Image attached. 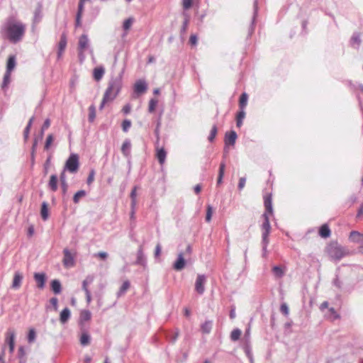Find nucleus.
Instances as JSON below:
<instances>
[{"label":"nucleus","mask_w":363,"mask_h":363,"mask_svg":"<svg viewBox=\"0 0 363 363\" xmlns=\"http://www.w3.org/2000/svg\"><path fill=\"white\" fill-rule=\"evenodd\" d=\"M269 242V238H262V256L266 257L267 252V245Z\"/></svg>","instance_id":"49530a36"},{"label":"nucleus","mask_w":363,"mask_h":363,"mask_svg":"<svg viewBox=\"0 0 363 363\" xmlns=\"http://www.w3.org/2000/svg\"><path fill=\"white\" fill-rule=\"evenodd\" d=\"M67 45V38L65 34H62L58 45V57H60L65 50Z\"/></svg>","instance_id":"4be33fe9"},{"label":"nucleus","mask_w":363,"mask_h":363,"mask_svg":"<svg viewBox=\"0 0 363 363\" xmlns=\"http://www.w3.org/2000/svg\"><path fill=\"white\" fill-rule=\"evenodd\" d=\"M48 186L52 191H57V177L56 174H52L50 176Z\"/></svg>","instance_id":"bb28decb"},{"label":"nucleus","mask_w":363,"mask_h":363,"mask_svg":"<svg viewBox=\"0 0 363 363\" xmlns=\"http://www.w3.org/2000/svg\"><path fill=\"white\" fill-rule=\"evenodd\" d=\"M64 257L62 259L63 265L66 268L72 267L74 266L75 262L74 256L71 254L69 250L67 248L63 250Z\"/></svg>","instance_id":"0eeeda50"},{"label":"nucleus","mask_w":363,"mask_h":363,"mask_svg":"<svg viewBox=\"0 0 363 363\" xmlns=\"http://www.w3.org/2000/svg\"><path fill=\"white\" fill-rule=\"evenodd\" d=\"M245 117V109H240L236 113V125L240 128L242 125L243 119Z\"/></svg>","instance_id":"b1692460"},{"label":"nucleus","mask_w":363,"mask_h":363,"mask_svg":"<svg viewBox=\"0 0 363 363\" xmlns=\"http://www.w3.org/2000/svg\"><path fill=\"white\" fill-rule=\"evenodd\" d=\"M242 331L239 328H235L230 333V340L233 342L238 341L240 339Z\"/></svg>","instance_id":"72a5a7b5"},{"label":"nucleus","mask_w":363,"mask_h":363,"mask_svg":"<svg viewBox=\"0 0 363 363\" xmlns=\"http://www.w3.org/2000/svg\"><path fill=\"white\" fill-rule=\"evenodd\" d=\"M89 39L86 34H83L80 36L78 43L79 55L80 57H83V52L88 48Z\"/></svg>","instance_id":"6e6552de"},{"label":"nucleus","mask_w":363,"mask_h":363,"mask_svg":"<svg viewBox=\"0 0 363 363\" xmlns=\"http://www.w3.org/2000/svg\"><path fill=\"white\" fill-rule=\"evenodd\" d=\"M179 331L178 329L176 330L175 333L172 335L170 336L169 338V340L172 342H175L177 337H179Z\"/></svg>","instance_id":"338daca9"},{"label":"nucleus","mask_w":363,"mask_h":363,"mask_svg":"<svg viewBox=\"0 0 363 363\" xmlns=\"http://www.w3.org/2000/svg\"><path fill=\"white\" fill-rule=\"evenodd\" d=\"M11 82V73L6 72L4 76L3 82L1 84L2 89H6Z\"/></svg>","instance_id":"ea45409f"},{"label":"nucleus","mask_w":363,"mask_h":363,"mask_svg":"<svg viewBox=\"0 0 363 363\" xmlns=\"http://www.w3.org/2000/svg\"><path fill=\"white\" fill-rule=\"evenodd\" d=\"M54 140V136L52 134H50L48 135L47 138H46V141H45V146H44V148L45 150H49L52 143L53 142Z\"/></svg>","instance_id":"603ef678"},{"label":"nucleus","mask_w":363,"mask_h":363,"mask_svg":"<svg viewBox=\"0 0 363 363\" xmlns=\"http://www.w3.org/2000/svg\"><path fill=\"white\" fill-rule=\"evenodd\" d=\"M18 357L19 359V363H26V352H25L24 347L22 346H21L18 348Z\"/></svg>","instance_id":"4c0bfd02"},{"label":"nucleus","mask_w":363,"mask_h":363,"mask_svg":"<svg viewBox=\"0 0 363 363\" xmlns=\"http://www.w3.org/2000/svg\"><path fill=\"white\" fill-rule=\"evenodd\" d=\"M213 214V208L211 205L207 206V211H206V221L210 222L211 220V216Z\"/></svg>","instance_id":"13d9d810"},{"label":"nucleus","mask_w":363,"mask_h":363,"mask_svg":"<svg viewBox=\"0 0 363 363\" xmlns=\"http://www.w3.org/2000/svg\"><path fill=\"white\" fill-rule=\"evenodd\" d=\"M206 282V277L202 274L198 275L196 283H195V290L199 294H203L204 292V284Z\"/></svg>","instance_id":"9b49d317"},{"label":"nucleus","mask_w":363,"mask_h":363,"mask_svg":"<svg viewBox=\"0 0 363 363\" xmlns=\"http://www.w3.org/2000/svg\"><path fill=\"white\" fill-rule=\"evenodd\" d=\"M34 120V117L33 116L32 118H30L25 130H24V132H23V135H24V138L25 140H26L28 138V135H29V133H30V127L32 125V123H33V121Z\"/></svg>","instance_id":"c03bdc74"},{"label":"nucleus","mask_w":363,"mask_h":363,"mask_svg":"<svg viewBox=\"0 0 363 363\" xmlns=\"http://www.w3.org/2000/svg\"><path fill=\"white\" fill-rule=\"evenodd\" d=\"M86 194L84 190L78 191L73 196V202L74 203H78L81 198L85 196Z\"/></svg>","instance_id":"79ce46f5"},{"label":"nucleus","mask_w":363,"mask_h":363,"mask_svg":"<svg viewBox=\"0 0 363 363\" xmlns=\"http://www.w3.org/2000/svg\"><path fill=\"white\" fill-rule=\"evenodd\" d=\"M264 205L265 207L264 213L273 214L272 194H267L264 196Z\"/></svg>","instance_id":"f8f14e48"},{"label":"nucleus","mask_w":363,"mask_h":363,"mask_svg":"<svg viewBox=\"0 0 363 363\" xmlns=\"http://www.w3.org/2000/svg\"><path fill=\"white\" fill-rule=\"evenodd\" d=\"M83 10H79L77 11V15H76V20H75V27H79L82 25V16L83 13Z\"/></svg>","instance_id":"8fccbe9b"},{"label":"nucleus","mask_w":363,"mask_h":363,"mask_svg":"<svg viewBox=\"0 0 363 363\" xmlns=\"http://www.w3.org/2000/svg\"><path fill=\"white\" fill-rule=\"evenodd\" d=\"M242 343H250V328L247 329L245 332L244 336L242 339Z\"/></svg>","instance_id":"5fc2aeb1"},{"label":"nucleus","mask_w":363,"mask_h":363,"mask_svg":"<svg viewBox=\"0 0 363 363\" xmlns=\"http://www.w3.org/2000/svg\"><path fill=\"white\" fill-rule=\"evenodd\" d=\"M242 348L246 354V355L250 359H252V356L251 354V348H250V343H242Z\"/></svg>","instance_id":"de8ad7c7"},{"label":"nucleus","mask_w":363,"mask_h":363,"mask_svg":"<svg viewBox=\"0 0 363 363\" xmlns=\"http://www.w3.org/2000/svg\"><path fill=\"white\" fill-rule=\"evenodd\" d=\"M147 89V84L143 80H138L135 84L134 91L138 94H141L146 91Z\"/></svg>","instance_id":"f3484780"},{"label":"nucleus","mask_w":363,"mask_h":363,"mask_svg":"<svg viewBox=\"0 0 363 363\" xmlns=\"http://www.w3.org/2000/svg\"><path fill=\"white\" fill-rule=\"evenodd\" d=\"M122 74L123 72L117 77H112L108 84V87L106 89L102 101L99 106V109L102 110L107 102L113 101L122 87Z\"/></svg>","instance_id":"f03ea898"},{"label":"nucleus","mask_w":363,"mask_h":363,"mask_svg":"<svg viewBox=\"0 0 363 363\" xmlns=\"http://www.w3.org/2000/svg\"><path fill=\"white\" fill-rule=\"evenodd\" d=\"M224 171H225V164L221 163L220 167L219 175H218V180H217V184H220L221 183L222 179H223V177L224 174Z\"/></svg>","instance_id":"864d4df0"},{"label":"nucleus","mask_w":363,"mask_h":363,"mask_svg":"<svg viewBox=\"0 0 363 363\" xmlns=\"http://www.w3.org/2000/svg\"><path fill=\"white\" fill-rule=\"evenodd\" d=\"M42 4L38 3V6L35 10L34 12V17H33V24H36L39 23L42 18Z\"/></svg>","instance_id":"412c9836"},{"label":"nucleus","mask_w":363,"mask_h":363,"mask_svg":"<svg viewBox=\"0 0 363 363\" xmlns=\"http://www.w3.org/2000/svg\"><path fill=\"white\" fill-rule=\"evenodd\" d=\"M158 101L156 99H151L149 101L148 111L152 113L155 110V107L157 105Z\"/></svg>","instance_id":"09e8293b"},{"label":"nucleus","mask_w":363,"mask_h":363,"mask_svg":"<svg viewBox=\"0 0 363 363\" xmlns=\"http://www.w3.org/2000/svg\"><path fill=\"white\" fill-rule=\"evenodd\" d=\"M184 254L183 252H180L178 254V257L176 262L174 263L173 268L177 271H181L183 269L186 264V261L184 258Z\"/></svg>","instance_id":"ddd939ff"},{"label":"nucleus","mask_w":363,"mask_h":363,"mask_svg":"<svg viewBox=\"0 0 363 363\" xmlns=\"http://www.w3.org/2000/svg\"><path fill=\"white\" fill-rule=\"evenodd\" d=\"M104 69L102 67H96L94 69V78L96 81H99L101 79V78L104 76Z\"/></svg>","instance_id":"c756f323"},{"label":"nucleus","mask_w":363,"mask_h":363,"mask_svg":"<svg viewBox=\"0 0 363 363\" xmlns=\"http://www.w3.org/2000/svg\"><path fill=\"white\" fill-rule=\"evenodd\" d=\"M34 279L37 283V286L39 289H43L45 287V281H46V274L44 272L42 273H35L34 274Z\"/></svg>","instance_id":"2eb2a0df"},{"label":"nucleus","mask_w":363,"mask_h":363,"mask_svg":"<svg viewBox=\"0 0 363 363\" xmlns=\"http://www.w3.org/2000/svg\"><path fill=\"white\" fill-rule=\"evenodd\" d=\"M94 281V277L89 275L86 277V279L82 282V289L84 292L89 291L88 289V285L91 284Z\"/></svg>","instance_id":"f704fd0d"},{"label":"nucleus","mask_w":363,"mask_h":363,"mask_svg":"<svg viewBox=\"0 0 363 363\" xmlns=\"http://www.w3.org/2000/svg\"><path fill=\"white\" fill-rule=\"evenodd\" d=\"M70 318V311L68 308H64L60 315V320L61 323L64 324L67 322Z\"/></svg>","instance_id":"5701e85b"},{"label":"nucleus","mask_w":363,"mask_h":363,"mask_svg":"<svg viewBox=\"0 0 363 363\" xmlns=\"http://www.w3.org/2000/svg\"><path fill=\"white\" fill-rule=\"evenodd\" d=\"M91 313L89 310H82L80 313V321H88L91 319Z\"/></svg>","instance_id":"e433bc0d"},{"label":"nucleus","mask_w":363,"mask_h":363,"mask_svg":"<svg viewBox=\"0 0 363 363\" xmlns=\"http://www.w3.org/2000/svg\"><path fill=\"white\" fill-rule=\"evenodd\" d=\"M262 218L264 220L261 225V228L262 230V238H269L272 228L269 222V216L267 213H264L262 214Z\"/></svg>","instance_id":"423d86ee"},{"label":"nucleus","mask_w":363,"mask_h":363,"mask_svg":"<svg viewBox=\"0 0 363 363\" xmlns=\"http://www.w3.org/2000/svg\"><path fill=\"white\" fill-rule=\"evenodd\" d=\"M212 328V322L207 320L201 325V329L203 333L208 334Z\"/></svg>","instance_id":"c9c22d12"},{"label":"nucleus","mask_w":363,"mask_h":363,"mask_svg":"<svg viewBox=\"0 0 363 363\" xmlns=\"http://www.w3.org/2000/svg\"><path fill=\"white\" fill-rule=\"evenodd\" d=\"M258 12H259L258 1H257V0H254L253 13H252L250 25V26L248 28V30H247V35L246 37L247 40L250 38L255 32V26L257 23V18L258 16Z\"/></svg>","instance_id":"39448f33"},{"label":"nucleus","mask_w":363,"mask_h":363,"mask_svg":"<svg viewBox=\"0 0 363 363\" xmlns=\"http://www.w3.org/2000/svg\"><path fill=\"white\" fill-rule=\"evenodd\" d=\"M248 101V95L247 93L243 92L241 94L240 99H239V108L240 109H245L247 106Z\"/></svg>","instance_id":"a878e982"},{"label":"nucleus","mask_w":363,"mask_h":363,"mask_svg":"<svg viewBox=\"0 0 363 363\" xmlns=\"http://www.w3.org/2000/svg\"><path fill=\"white\" fill-rule=\"evenodd\" d=\"M327 252L333 260L338 262L350 254V250L347 247L338 244L337 242H333L327 247Z\"/></svg>","instance_id":"7ed1b4c3"},{"label":"nucleus","mask_w":363,"mask_h":363,"mask_svg":"<svg viewBox=\"0 0 363 363\" xmlns=\"http://www.w3.org/2000/svg\"><path fill=\"white\" fill-rule=\"evenodd\" d=\"M15 330L12 328H9L6 333V342L9 346V351L12 353L14 350L15 345Z\"/></svg>","instance_id":"1a4fd4ad"},{"label":"nucleus","mask_w":363,"mask_h":363,"mask_svg":"<svg viewBox=\"0 0 363 363\" xmlns=\"http://www.w3.org/2000/svg\"><path fill=\"white\" fill-rule=\"evenodd\" d=\"M26 33V25L14 16L8 17L1 28V35L12 43L20 42Z\"/></svg>","instance_id":"f257e3e1"},{"label":"nucleus","mask_w":363,"mask_h":363,"mask_svg":"<svg viewBox=\"0 0 363 363\" xmlns=\"http://www.w3.org/2000/svg\"><path fill=\"white\" fill-rule=\"evenodd\" d=\"M272 272L277 278H281L284 275V269L282 267L276 265L272 268Z\"/></svg>","instance_id":"2f4dec72"},{"label":"nucleus","mask_w":363,"mask_h":363,"mask_svg":"<svg viewBox=\"0 0 363 363\" xmlns=\"http://www.w3.org/2000/svg\"><path fill=\"white\" fill-rule=\"evenodd\" d=\"M40 215L43 220H47L49 217L48 205L45 201L42 203Z\"/></svg>","instance_id":"cd10ccee"},{"label":"nucleus","mask_w":363,"mask_h":363,"mask_svg":"<svg viewBox=\"0 0 363 363\" xmlns=\"http://www.w3.org/2000/svg\"><path fill=\"white\" fill-rule=\"evenodd\" d=\"M35 331L34 329H30L28 335V342H33L35 339Z\"/></svg>","instance_id":"bf43d9fd"},{"label":"nucleus","mask_w":363,"mask_h":363,"mask_svg":"<svg viewBox=\"0 0 363 363\" xmlns=\"http://www.w3.org/2000/svg\"><path fill=\"white\" fill-rule=\"evenodd\" d=\"M245 182H246V178L245 177H240V179H239V183H238V189L239 190H242L245 185Z\"/></svg>","instance_id":"69168bd1"},{"label":"nucleus","mask_w":363,"mask_h":363,"mask_svg":"<svg viewBox=\"0 0 363 363\" xmlns=\"http://www.w3.org/2000/svg\"><path fill=\"white\" fill-rule=\"evenodd\" d=\"M280 311L282 314L287 316L289 313V308L286 303H282L280 306Z\"/></svg>","instance_id":"4d7b16f0"},{"label":"nucleus","mask_w":363,"mask_h":363,"mask_svg":"<svg viewBox=\"0 0 363 363\" xmlns=\"http://www.w3.org/2000/svg\"><path fill=\"white\" fill-rule=\"evenodd\" d=\"M131 143L129 139H125L121 146V152L125 157L130 156Z\"/></svg>","instance_id":"6ab92c4d"},{"label":"nucleus","mask_w":363,"mask_h":363,"mask_svg":"<svg viewBox=\"0 0 363 363\" xmlns=\"http://www.w3.org/2000/svg\"><path fill=\"white\" fill-rule=\"evenodd\" d=\"M134 19L133 18H128L123 22V28L125 30H128L132 26Z\"/></svg>","instance_id":"3c124183"},{"label":"nucleus","mask_w":363,"mask_h":363,"mask_svg":"<svg viewBox=\"0 0 363 363\" xmlns=\"http://www.w3.org/2000/svg\"><path fill=\"white\" fill-rule=\"evenodd\" d=\"M130 287L129 281H125L121 286L118 292L117 293L118 296L123 295Z\"/></svg>","instance_id":"58836bf2"},{"label":"nucleus","mask_w":363,"mask_h":363,"mask_svg":"<svg viewBox=\"0 0 363 363\" xmlns=\"http://www.w3.org/2000/svg\"><path fill=\"white\" fill-rule=\"evenodd\" d=\"M166 155H167V153L164 148H160V149L157 150V158L160 164H164L165 159H166Z\"/></svg>","instance_id":"473e14b6"},{"label":"nucleus","mask_w":363,"mask_h":363,"mask_svg":"<svg viewBox=\"0 0 363 363\" xmlns=\"http://www.w3.org/2000/svg\"><path fill=\"white\" fill-rule=\"evenodd\" d=\"M134 264L142 266L144 269H147V260L141 246L138 250L137 258Z\"/></svg>","instance_id":"9d476101"},{"label":"nucleus","mask_w":363,"mask_h":363,"mask_svg":"<svg viewBox=\"0 0 363 363\" xmlns=\"http://www.w3.org/2000/svg\"><path fill=\"white\" fill-rule=\"evenodd\" d=\"M131 126V121L128 119H125L122 123V129L126 133L128 131L129 128Z\"/></svg>","instance_id":"6e6d98bb"},{"label":"nucleus","mask_w":363,"mask_h":363,"mask_svg":"<svg viewBox=\"0 0 363 363\" xmlns=\"http://www.w3.org/2000/svg\"><path fill=\"white\" fill-rule=\"evenodd\" d=\"M79 167V156L77 154L72 153L65 162L64 172L68 171L70 173L74 174L77 172Z\"/></svg>","instance_id":"20e7f679"},{"label":"nucleus","mask_w":363,"mask_h":363,"mask_svg":"<svg viewBox=\"0 0 363 363\" xmlns=\"http://www.w3.org/2000/svg\"><path fill=\"white\" fill-rule=\"evenodd\" d=\"M90 335L86 333H84L80 337V343L83 346L88 345L90 343Z\"/></svg>","instance_id":"a19ab883"},{"label":"nucleus","mask_w":363,"mask_h":363,"mask_svg":"<svg viewBox=\"0 0 363 363\" xmlns=\"http://www.w3.org/2000/svg\"><path fill=\"white\" fill-rule=\"evenodd\" d=\"M94 174H95L94 170H93V169L91 170L89 172V174L88 176L87 180H86V182L89 185L93 182V181L94 179Z\"/></svg>","instance_id":"0e129e2a"},{"label":"nucleus","mask_w":363,"mask_h":363,"mask_svg":"<svg viewBox=\"0 0 363 363\" xmlns=\"http://www.w3.org/2000/svg\"><path fill=\"white\" fill-rule=\"evenodd\" d=\"M216 133H217V128H216V125H214L212 128V129L211 130V133H210V135H209L208 138L210 142H212L214 140V138H215V137L216 135Z\"/></svg>","instance_id":"052dcab7"},{"label":"nucleus","mask_w":363,"mask_h":363,"mask_svg":"<svg viewBox=\"0 0 363 363\" xmlns=\"http://www.w3.org/2000/svg\"><path fill=\"white\" fill-rule=\"evenodd\" d=\"M237 138H238V135L235 130H230V131H228V147L230 145H234Z\"/></svg>","instance_id":"7c9ffc66"},{"label":"nucleus","mask_w":363,"mask_h":363,"mask_svg":"<svg viewBox=\"0 0 363 363\" xmlns=\"http://www.w3.org/2000/svg\"><path fill=\"white\" fill-rule=\"evenodd\" d=\"M51 289L55 294H59L62 291L61 283L58 279H54L51 281Z\"/></svg>","instance_id":"393cba45"},{"label":"nucleus","mask_w":363,"mask_h":363,"mask_svg":"<svg viewBox=\"0 0 363 363\" xmlns=\"http://www.w3.org/2000/svg\"><path fill=\"white\" fill-rule=\"evenodd\" d=\"M50 161H51V155H50L48 159L46 160L45 164H44V171H45V174H47L48 173V169L49 168V166L50 164Z\"/></svg>","instance_id":"774afa93"},{"label":"nucleus","mask_w":363,"mask_h":363,"mask_svg":"<svg viewBox=\"0 0 363 363\" xmlns=\"http://www.w3.org/2000/svg\"><path fill=\"white\" fill-rule=\"evenodd\" d=\"M15 66H16V57L14 55H11L8 59L6 72L11 73V71L14 69Z\"/></svg>","instance_id":"c85d7f7f"},{"label":"nucleus","mask_w":363,"mask_h":363,"mask_svg":"<svg viewBox=\"0 0 363 363\" xmlns=\"http://www.w3.org/2000/svg\"><path fill=\"white\" fill-rule=\"evenodd\" d=\"M361 43H362V39L360 37V33L358 32L353 33V34L350 38V45L352 48H354V49L359 50V47L361 45Z\"/></svg>","instance_id":"4468645a"},{"label":"nucleus","mask_w":363,"mask_h":363,"mask_svg":"<svg viewBox=\"0 0 363 363\" xmlns=\"http://www.w3.org/2000/svg\"><path fill=\"white\" fill-rule=\"evenodd\" d=\"M319 235L323 238H328L331 235V230L329 225L327 223L323 224L318 230Z\"/></svg>","instance_id":"a211bd4d"},{"label":"nucleus","mask_w":363,"mask_h":363,"mask_svg":"<svg viewBox=\"0 0 363 363\" xmlns=\"http://www.w3.org/2000/svg\"><path fill=\"white\" fill-rule=\"evenodd\" d=\"M23 279V274L20 272H16L13 276L11 288L13 289H18L21 286Z\"/></svg>","instance_id":"dca6fc26"},{"label":"nucleus","mask_w":363,"mask_h":363,"mask_svg":"<svg viewBox=\"0 0 363 363\" xmlns=\"http://www.w3.org/2000/svg\"><path fill=\"white\" fill-rule=\"evenodd\" d=\"M137 186H134L130 192V199H131V208H135L136 205V194Z\"/></svg>","instance_id":"a18cd8bd"},{"label":"nucleus","mask_w":363,"mask_h":363,"mask_svg":"<svg viewBox=\"0 0 363 363\" xmlns=\"http://www.w3.org/2000/svg\"><path fill=\"white\" fill-rule=\"evenodd\" d=\"M333 284L335 286H336L337 289H342V282L340 281L338 276L336 275L335 278L334 279Z\"/></svg>","instance_id":"e2e57ef3"},{"label":"nucleus","mask_w":363,"mask_h":363,"mask_svg":"<svg viewBox=\"0 0 363 363\" xmlns=\"http://www.w3.org/2000/svg\"><path fill=\"white\" fill-rule=\"evenodd\" d=\"M193 0H183V8L185 10L190 9L192 6Z\"/></svg>","instance_id":"680f3d73"},{"label":"nucleus","mask_w":363,"mask_h":363,"mask_svg":"<svg viewBox=\"0 0 363 363\" xmlns=\"http://www.w3.org/2000/svg\"><path fill=\"white\" fill-rule=\"evenodd\" d=\"M349 239L356 243H362L363 242V235L358 231L353 230L350 232Z\"/></svg>","instance_id":"aec40b11"},{"label":"nucleus","mask_w":363,"mask_h":363,"mask_svg":"<svg viewBox=\"0 0 363 363\" xmlns=\"http://www.w3.org/2000/svg\"><path fill=\"white\" fill-rule=\"evenodd\" d=\"M96 118V108L94 105H91L89 108V121L92 123Z\"/></svg>","instance_id":"37998d69"}]
</instances>
